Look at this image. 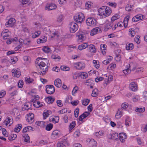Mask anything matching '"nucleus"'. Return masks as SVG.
<instances>
[{
    "label": "nucleus",
    "mask_w": 147,
    "mask_h": 147,
    "mask_svg": "<svg viewBox=\"0 0 147 147\" xmlns=\"http://www.w3.org/2000/svg\"><path fill=\"white\" fill-rule=\"evenodd\" d=\"M98 12L100 18H102L109 16L111 13V11L109 7L103 6L98 9Z\"/></svg>",
    "instance_id": "1"
},
{
    "label": "nucleus",
    "mask_w": 147,
    "mask_h": 147,
    "mask_svg": "<svg viewBox=\"0 0 147 147\" xmlns=\"http://www.w3.org/2000/svg\"><path fill=\"white\" fill-rule=\"evenodd\" d=\"M88 109L89 111L86 112L84 113L79 117L78 119L79 121H82L83 119L87 117L90 115V112L92 111V104H90V105L88 106Z\"/></svg>",
    "instance_id": "2"
},
{
    "label": "nucleus",
    "mask_w": 147,
    "mask_h": 147,
    "mask_svg": "<svg viewBox=\"0 0 147 147\" xmlns=\"http://www.w3.org/2000/svg\"><path fill=\"white\" fill-rule=\"evenodd\" d=\"M84 14L82 13H79L78 15L74 17V20L77 23H81L84 20Z\"/></svg>",
    "instance_id": "3"
},
{
    "label": "nucleus",
    "mask_w": 147,
    "mask_h": 147,
    "mask_svg": "<svg viewBox=\"0 0 147 147\" xmlns=\"http://www.w3.org/2000/svg\"><path fill=\"white\" fill-rule=\"evenodd\" d=\"M69 26V28L70 31L72 33H74L75 32L78 28V25L74 22H70Z\"/></svg>",
    "instance_id": "4"
},
{
    "label": "nucleus",
    "mask_w": 147,
    "mask_h": 147,
    "mask_svg": "<svg viewBox=\"0 0 147 147\" xmlns=\"http://www.w3.org/2000/svg\"><path fill=\"white\" fill-rule=\"evenodd\" d=\"M46 88L47 92L49 94H52L55 92V88L53 85H47L46 86Z\"/></svg>",
    "instance_id": "5"
},
{
    "label": "nucleus",
    "mask_w": 147,
    "mask_h": 147,
    "mask_svg": "<svg viewBox=\"0 0 147 147\" xmlns=\"http://www.w3.org/2000/svg\"><path fill=\"white\" fill-rule=\"evenodd\" d=\"M13 122L12 117L11 116H7L6 119L3 122V124L7 126L8 125L10 126Z\"/></svg>",
    "instance_id": "6"
},
{
    "label": "nucleus",
    "mask_w": 147,
    "mask_h": 147,
    "mask_svg": "<svg viewBox=\"0 0 147 147\" xmlns=\"http://www.w3.org/2000/svg\"><path fill=\"white\" fill-rule=\"evenodd\" d=\"M13 76L19 78L21 75L20 70L18 68H14L12 70Z\"/></svg>",
    "instance_id": "7"
},
{
    "label": "nucleus",
    "mask_w": 147,
    "mask_h": 147,
    "mask_svg": "<svg viewBox=\"0 0 147 147\" xmlns=\"http://www.w3.org/2000/svg\"><path fill=\"white\" fill-rule=\"evenodd\" d=\"M129 88L132 91H136L138 89V85L136 83L132 82L129 84Z\"/></svg>",
    "instance_id": "8"
},
{
    "label": "nucleus",
    "mask_w": 147,
    "mask_h": 147,
    "mask_svg": "<svg viewBox=\"0 0 147 147\" xmlns=\"http://www.w3.org/2000/svg\"><path fill=\"white\" fill-rule=\"evenodd\" d=\"M77 36L78 37V40L79 42H82L85 39V34L82 32L78 33Z\"/></svg>",
    "instance_id": "9"
},
{
    "label": "nucleus",
    "mask_w": 147,
    "mask_h": 147,
    "mask_svg": "<svg viewBox=\"0 0 147 147\" xmlns=\"http://www.w3.org/2000/svg\"><path fill=\"white\" fill-rule=\"evenodd\" d=\"M74 66L78 69H83L85 67V64L83 63L79 62L75 63Z\"/></svg>",
    "instance_id": "10"
},
{
    "label": "nucleus",
    "mask_w": 147,
    "mask_h": 147,
    "mask_svg": "<svg viewBox=\"0 0 147 147\" xmlns=\"http://www.w3.org/2000/svg\"><path fill=\"white\" fill-rule=\"evenodd\" d=\"M144 17V16L143 15L141 14H138L133 18L132 21L133 22H136L139 20L143 19Z\"/></svg>",
    "instance_id": "11"
},
{
    "label": "nucleus",
    "mask_w": 147,
    "mask_h": 147,
    "mask_svg": "<svg viewBox=\"0 0 147 147\" xmlns=\"http://www.w3.org/2000/svg\"><path fill=\"white\" fill-rule=\"evenodd\" d=\"M16 20L14 18H11L8 21L5 23V25L7 27H12L15 22Z\"/></svg>",
    "instance_id": "12"
},
{
    "label": "nucleus",
    "mask_w": 147,
    "mask_h": 147,
    "mask_svg": "<svg viewBox=\"0 0 147 147\" xmlns=\"http://www.w3.org/2000/svg\"><path fill=\"white\" fill-rule=\"evenodd\" d=\"M108 138L110 139L115 140H117L119 139L118 133H114L112 134H109L108 135Z\"/></svg>",
    "instance_id": "13"
},
{
    "label": "nucleus",
    "mask_w": 147,
    "mask_h": 147,
    "mask_svg": "<svg viewBox=\"0 0 147 147\" xmlns=\"http://www.w3.org/2000/svg\"><path fill=\"white\" fill-rule=\"evenodd\" d=\"M60 135V131L58 130H55L52 132L51 137L52 138L54 139L58 137Z\"/></svg>",
    "instance_id": "14"
},
{
    "label": "nucleus",
    "mask_w": 147,
    "mask_h": 147,
    "mask_svg": "<svg viewBox=\"0 0 147 147\" xmlns=\"http://www.w3.org/2000/svg\"><path fill=\"white\" fill-rule=\"evenodd\" d=\"M57 6L54 4H51L47 5L45 7L46 10H51L56 8Z\"/></svg>",
    "instance_id": "15"
},
{
    "label": "nucleus",
    "mask_w": 147,
    "mask_h": 147,
    "mask_svg": "<svg viewBox=\"0 0 147 147\" xmlns=\"http://www.w3.org/2000/svg\"><path fill=\"white\" fill-rule=\"evenodd\" d=\"M54 84L56 86L60 88L62 85L61 80L59 78L56 79L55 81Z\"/></svg>",
    "instance_id": "16"
},
{
    "label": "nucleus",
    "mask_w": 147,
    "mask_h": 147,
    "mask_svg": "<svg viewBox=\"0 0 147 147\" xmlns=\"http://www.w3.org/2000/svg\"><path fill=\"white\" fill-rule=\"evenodd\" d=\"M31 105L30 103L26 102L22 107V109L23 111L28 110L31 107Z\"/></svg>",
    "instance_id": "17"
},
{
    "label": "nucleus",
    "mask_w": 147,
    "mask_h": 147,
    "mask_svg": "<svg viewBox=\"0 0 147 147\" xmlns=\"http://www.w3.org/2000/svg\"><path fill=\"white\" fill-rule=\"evenodd\" d=\"M20 2L24 6V5H28L31 4L32 3V0H19Z\"/></svg>",
    "instance_id": "18"
},
{
    "label": "nucleus",
    "mask_w": 147,
    "mask_h": 147,
    "mask_svg": "<svg viewBox=\"0 0 147 147\" xmlns=\"http://www.w3.org/2000/svg\"><path fill=\"white\" fill-rule=\"evenodd\" d=\"M123 112L122 109H119L118 110L115 115L116 118L117 119L120 118L122 115Z\"/></svg>",
    "instance_id": "19"
},
{
    "label": "nucleus",
    "mask_w": 147,
    "mask_h": 147,
    "mask_svg": "<svg viewBox=\"0 0 147 147\" xmlns=\"http://www.w3.org/2000/svg\"><path fill=\"white\" fill-rule=\"evenodd\" d=\"M59 121V116H55V118L50 117L49 121L50 122H53L54 123H56L58 122Z\"/></svg>",
    "instance_id": "20"
},
{
    "label": "nucleus",
    "mask_w": 147,
    "mask_h": 147,
    "mask_svg": "<svg viewBox=\"0 0 147 147\" xmlns=\"http://www.w3.org/2000/svg\"><path fill=\"white\" fill-rule=\"evenodd\" d=\"M79 77L82 79H85L88 76V74L85 72H80L79 73Z\"/></svg>",
    "instance_id": "21"
},
{
    "label": "nucleus",
    "mask_w": 147,
    "mask_h": 147,
    "mask_svg": "<svg viewBox=\"0 0 147 147\" xmlns=\"http://www.w3.org/2000/svg\"><path fill=\"white\" fill-rule=\"evenodd\" d=\"M33 105L36 108H38L43 106L42 103H40L39 101H35L33 102Z\"/></svg>",
    "instance_id": "22"
},
{
    "label": "nucleus",
    "mask_w": 147,
    "mask_h": 147,
    "mask_svg": "<svg viewBox=\"0 0 147 147\" xmlns=\"http://www.w3.org/2000/svg\"><path fill=\"white\" fill-rule=\"evenodd\" d=\"M106 45L105 44H102L100 46V49L103 55H105L106 53Z\"/></svg>",
    "instance_id": "23"
},
{
    "label": "nucleus",
    "mask_w": 147,
    "mask_h": 147,
    "mask_svg": "<svg viewBox=\"0 0 147 147\" xmlns=\"http://www.w3.org/2000/svg\"><path fill=\"white\" fill-rule=\"evenodd\" d=\"M91 45L90 44L89 47L87 49L86 54L88 57H91L92 55V51H91L92 47H91Z\"/></svg>",
    "instance_id": "24"
},
{
    "label": "nucleus",
    "mask_w": 147,
    "mask_h": 147,
    "mask_svg": "<svg viewBox=\"0 0 147 147\" xmlns=\"http://www.w3.org/2000/svg\"><path fill=\"white\" fill-rule=\"evenodd\" d=\"M45 100L47 103L50 104L52 103L54 101L55 99L50 96L46 98Z\"/></svg>",
    "instance_id": "25"
},
{
    "label": "nucleus",
    "mask_w": 147,
    "mask_h": 147,
    "mask_svg": "<svg viewBox=\"0 0 147 147\" xmlns=\"http://www.w3.org/2000/svg\"><path fill=\"white\" fill-rule=\"evenodd\" d=\"M88 46V45L86 43H84L79 45L78 49L80 50H82L86 48Z\"/></svg>",
    "instance_id": "26"
},
{
    "label": "nucleus",
    "mask_w": 147,
    "mask_h": 147,
    "mask_svg": "<svg viewBox=\"0 0 147 147\" xmlns=\"http://www.w3.org/2000/svg\"><path fill=\"white\" fill-rule=\"evenodd\" d=\"M24 139V141L27 143H28L30 142V138L28 134H25L23 135Z\"/></svg>",
    "instance_id": "27"
},
{
    "label": "nucleus",
    "mask_w": 147,
    "mask_h": 147,
    "mask_svg": "<svg viewBox=\"0 0 147 147\" xmlns=\"http://www.w3.org/2000/svg\"><path fill=\"white\" fill-rule=\"evenodd\" d=\"M113 26L112 22H108L107 23L105 26V30L106 31L108 29L111 28Z\"/></svg>",
    "instance_id": "28"
},
{
    "label": "nucleus",
    "mask_w": 147,
    "mask_h": 147,
    "mask_svg": "<svg viewBox=\"0 0 147 147\" xmlns=\"http://www.w3.org/2000/svg\"><path fill=\"white\" fill-rule=\"evenodd\" d=\"M134 48V45L133 43H127L126 47L127 50H132Z\"/></svg>",
    "instance_id": "29"
},
{
    "label": "nucleus",
    "mask_w": 147,
    "mask_h": 147,
    "mask_svg": "<svg viewBox=\"0 0 147 147\" xmlns=\"http://www.w3.org/2000/svg\"><path fill=\"white\" fill-rule=\"evenodd\" d=\"M125 136V134H119V139L121 142H123L125 141V139L126 138Z\"/></svg>",
    "instance_id": "30"
},
{
    "label": "nucleus",
    "mask_w": 147,
    "mask_h": 147,
    "mask_svg": "<svg viewBox=\"0 0 147 147\" xmlns=\"http://www.w3.org/2000/svg\"><path fill=\"white\" fill-rule=\"evenodd\" d=\"M76 125V122L75 121H73L70 124L69 128V131H71L75 127Z\"/></svg>",
    "instance_id": "31"
},
{
    "label": "nucleus",
    "mask_w": 147,
    "mask_h": 147,
    "mask_svg": "<svg viewBox=\"0 0 147 147\" xmlns=\"http://www.w3.org/2000/svg\"><path fill=\"white\" fill-rule=\"evenodd\" d=\"M22 128V125L21 124H18L16 125L14 129V131L16 132H19Z\"/></svg>",
    "instance_id": "32"
},
{
    "label": "nucleus",
    "mask_w": 147,
    "mask_h": 147,
    "mask_svg": "<svg viewBox=\"0 0 147 147\" xmlns=\"http://www.w3.org/2000/svg\"><path fill=\"white\" fill-rule=\"evenodd\" d=\"M25 81L27 84H30L32 83L34 81L33 78H30L29 76H27L25 78Z\"/></svg>",
    "instance_id": "33"
},
{
    "label": "nucleus",
    "mask_w": 147,
    "mask_h": 147,
    "mask_svg": "<svg viewBox=\"0 0 147 147\" xmlns=\"http://www.w3.org/2000/svg\"><path fill=\"white\" fill-rule=\"evenodd\" d=\"M113 79V77L112 75H110L108 76V78H105V81L106 82H107L106 84L109 83L110 82L112 81Z\"/></svg>",
    "instance_id": "34"
},
{
    "label": "nucleus",
    "mask_w": 147,
    "mask_h": 147,
    "mask_svg": "<svg viewBox=\"0 0 147 147\" xmlns=\"http://www.w3.org/2000/svg\"><path fill=\"white\" fill-rule=\"evenodd\" d=\"M120 51L119 50H117V52H118V54H116V57H115V59L116 61H119L121 60V56L120 55Z\"/></svg>",
    "instance_id": "35"
},
{
    "label": "nucleus",
    "mask_w": 147,
    "mask_h": 147,
    "mask_svg": "<svg viewBox=\"0 0 147 147\" xmlns=\"http://www.w3.org/2000/svg\"><path fill=\"white\" fill-rule=\"evenodd\" d=\"M85 84L87 86H90V88H92V80L89 79L87 80L85 82Z\"/></svg>",
    "instance_id": "36"
},
{
    "label": "nucleus",
    "mask_w": 147,
    "mask_h": 147,
    "mask_svg": "<svg viewBox=\"0 0 147 147\" xmlns=\"http://www.w3.org/2000/svg\"><path fill=\"white\" fill-rule=\"evenodd\" d=\"M40 31H36L32 34V37L33 38H35L38 37L40 35Z\"/></svg>",
    "instance_id": "37"
},
{
    "label": "nucleus",
    "mask_w": 147,
    "mask_h": 147,
    "mask_svg": "<svg viewBox=\"0 0 147 147\" xmlns=\"http://www.w3.org/2000/svg\"><path fill=\"white\" fill-rule=\"evenodd\" d=\"M57 147H66L65 142L62 141L58 142L57 144Z\"/></svg>",
    "instance_id": "38"
},
{
    "label": "nucleus",
    "mask_w": 147,
    "mask_h": 147,
    "mask_svg": "<svg viewBox=\"0 0 147 147\" xmlns=\"http://www.w3.org/2000/svg\"><path fill=\"white\" fill-rule=\"evenodd\" d=\"M47 40V38L45 36H42L40 38L39 42L40 43H44Z\"/></svg>",
    "instance_id": "39"
},
{
    "label": "nucleus",
    "mask_w": 147,
    "mask_h": 147,
    "mask_svg": "<svg viewBox=\"0 0 147 147\" xmlns=\"http://www.w3.org/2000/svg\"><path fill=\"white\" fill-rule=\"evenodd\" d=\"M82 105L85 106L88 105L90 102V100L88 99H84L82 100Z\"/></svg>",
    "instance_id": "40"
},
{
    "label": "nucleus",
    "mask_w": 147,
    "mask_h": 147,
    "mask_svg": "<svg viewBox=\"0 0 147 147\" xmlns=\"http://www.w3.org/2000/svg\"><path fill=\"white\" fill-rule=\"evenodd\" d=\"M86 23L88 26H91L92 24V18H88L86 20Z\"/></svg>",
    "instance_id": "41"
},
{
    "label": "nucleus",
    "mask_w": 147,
    "mask_h": 147,
    "mask_svg": "<svg viewBox=\"0 0 147 147\" xmlns=\"http://www.w3.org/2000/svg\"><path fill=\"white\" fill-rule=\"evenodd\" d=\"M10 33H1V35L3 37V39H7V37L9 36Z\"/></svg>",
    "instance_id": "42"
},
{
    "label": "nucleus",
    "mask_w": 147,
    "mask_h": 147,
    "mask_svg": "<svg viewBox=\"0 0 147 147\" xmlns=\"http://www.w3.org/2000/svg\"><path fill=\"white\" fill-rule=\"evenodd\" d=\"M98 94V90L97 89H95L92 90V97H96Z\"/></svg>",
    "instance_id": "43"
},
{
    "label": "nucleus",
    "mask_w": 147,
    "mask_h": 147,
    "mask_svg": "<svg viewBox=\"0 0 147 147\" xmlns=\"http://www.w3.org/2000/svg\"><path fill=\"white\" fill-rule=\"evenodd\" d=\"M136 111L138 112L141 113L145 111V108H138V107H136L135 109Z\"/></svg>",
    "instance_id": "44"
},
{
    "label": "nucleus",
    "mask_w": 147,
    "mask_h": 147,
    "mask_svg": "<svg viewBox=\"0 0 147 147\" xmlns=\"http://www.w3.org/2000/svg\"><path fill=\"white\" fill-rule=\"evenodd\" d=\"M128 66L129 67L128 68H129V70L130 71V72L131 71H134L136 69V67H134L133 64L132 63L128 64V65H127V67Z\"/></svg>",
    "instance_id": "45"
},
{
    "label": "nucleus",
    "mask_w": 147,
    "mask_h": 147,
    "mask_svg": "<svg viewBox=\"0 0 147 147\" xmlns=\"http://www.w3.org/2000/svg\"><path fill=\"white\" fill-rule=\"evenodd\" d=\"M93 63L94 66L96 68H98L100 65L99 64V62L98 61H97L96 60H94L92 61Z\"/></svg>",
    "instance_id": "46"
},
{
    "label": "nucleus",
    "mask_w": 147,
    "mask_h": 147,
    "mask_svg": "<svg viewBox=\"0 0 147 147\" xmlns=\"http://www.w3.org/2000/svg\"><path fill=\"white\" fill-rule=\"evenodd\" d=\"M42 50L46 53H48L51 51L50 48L47 46L44 47L42 48Z\"/></svg>",
    "instance_id": "47"
},
{
    "label": "nucleus",
    "mask_w": 147,
    "mask_h": 147,
    "mask_svg": "<svg viewBox=\"0 0 147 147\" xmlns=\"http://www.w3.org/2000/svg\"><path fill=\"white\" fill-rule=\"evenodd\" d=\"M53 124L49 123L47 124L46 127V129L47 131H50L53 127Z\"/></svg>",
    "instance_id": "48"
},
{
    "label": "nucleus",
    "mask_w": 147,
    "mask_h": 147,
    "mask_svg": "<svg viewBox=\"0 0 147 147\" xmlns=\"http://www.w3.org/2000/svg\"><path fill=\"white\" fill-rule=\"evenodd\" d=\"M99 28L98 27H96L92 29V36L97 34L98 33V29Z\"/></svg>",
    "instance_id": "49"
},
{
    "label": "nucleus",
    "mask_w": 147,
    "mask_h": 147,
    "mask_svg": "<svg viewBox=\"0 0 147 147\" xmlns=\"http://www.w3.org/2000/svg\"><path fill=\"white\" fill-rule=\"evenodd\" d=\"M131 124V122L128 117L126 118L125 124L127 126H129Z\"/></svg>",
    "instance_id": "50"
},
{
    "label": "nucleus",
    "mask_w": 147,
    "mask_h": 147,
    "mask_svg": "<svg viewBox=\"0 0 147 147\" xmlns=\"http://www.w3.org/2000/svg\"><path fill=\"white\" fill-rule=\"evenodd\" d=\"M128 104L126 102H124L121 105V109L125 110L128 107Z\"/></svg>",
    "instance_id": "51"
},
{
    "label": "nucleus",
    "mask_w": 147,
    "mask_h": 147,
    "mask_svg": "<svg viewBox=\"0 0 147 147\" xmlns=\"http://www.w3.org/2000/svg\"><path fill=\"white\" fill-rule=\"evenodd\" d=\"M133 6V5L128 4L126 5L125 7V9L127 11H130L131 10V9Z\"/></svg>",
    "instance_id": "52"
},
{
    "label": "nucleus",
    "mask_w": 147,
    "mask_h": 147,
    "mask_svg": "<svg viewBox=\"0 0 147 147\" xmlns=\"http://www.w3.org/2000/svg\"><path fill=\"white\" fill-rule=\"evenodd\" d=\"M81 4V1L80 0H78L76 2L75 5L76 7H79L80 6Z\"/></svg>",
    "instance_id": "53"
},
{
    "label": "nucleus",
    "mask_w": 147,
    "mask_h": 147,
    "mask_svg": "<svg viewBox=\"0 0 147 147\" xmlns=\"http://www.w3.org/2000/svg\"><path fill=\"white\" fill-rule=\"evenodd\" d=\"M79 112V109L77 108L74 111V114L76 117L77 118L78 116V114Z\"/></svg>",
    "instance_id": "54"
},
{
    "label": "nucleus",
    "mask_w": 147,
    "mask_h": 147,
    "mask_svg": "<svg viewBox=\"0 0 147 147\" xmlns=\"http://www.w3.org/2000/svg\"><path fill=\"white\" fill-rule=\"evenodd\" d=\"M51 57L53 59L56 60V61H59L61 59L60 56L56 55H53Z\"/></svg>",
    "instance_id": "55"
},
{
    "label": "nucleus",
    "mask_w": 147,
    "mask_h": 147,
    "mask_svg": "<svg viewBox=\"0 0 147 147\" xmlns=\"http://www.w3.org/2000/svg\"><path fill=\"white\" fill-rule=\"evenodd\" d=\"M34 118V117H28L26 121L30 123H31L33 121Z\"/></svg>",
    "instance_id": "56"
},
{
    "label": "nucleus",
    "mask_w": 147,
    "mask_h": 147,
    "mask_svg": "<svg viewBox=\"0 0 147 147\" xmlns=\"http://www.w3.org/2000/svg\"><path fill=\"white\" fill-rule=\"evenodd\" d=\"M86 7L87 8L91 9L92 3L91 2L88 1L86 3Z\"/></svg>",
    "instance_id": "57"
},
{
    "label": "nucleus",
    "mask_w": 147,
    "mask_h": 147,
    "mask_svg": "<svg viewBox=\"0 0 147 147\" xmlns=\"http://www.w3.org/2000/svg\"><path fill=\"white\" fill-rule=\"evenodd\" d=\"M49 115L48 111H46L44 112L43 114L44 119H45L46 118L48 117Z\"/></svg>",
    "instance_id": "58"
},
{
    "label": "nucleus",
    "mask_w": 147,
    "mask_h": 147,
    "mask_svg": "<svg viewBox=\"0 0 147 147\" xmlns=\"http://www.w3.org/2000/svg\"><path fill=\"white\" fill-rule=\"evenodd\" d=\"M41 70H42V71L41 70V72L42 73V75L44 74L47 71L48 68L47 67L46 68H44V67H41L40 68Z\"/></svg>",
    "instance_id": "59"
},
{
    "label": "nucleus",
    "mask_w": 147,
    "mask_h": 147,
    "mask_svg": "<svg viewBox=\"0 0 147 147\" xmlns=\"http://www.w3.org/2000/svg\"><path fill=\"white\" fill-rule=\"evenodd\" d=\"M61 69L63 71H69V68L68 67H67L65 66H61L60 67Z\"/></svg>",
    "instance_id": "60"
},
{
    "label": "nucleus",
    "mask_w": 147,
    "mask_h": 147,
    "mask_svg": "<svg viewBox=\"0 0 147 147\" xmlns=\"http://www.w3.org/2000/svg\"><path fill=\"white\" fill-rule=\"evenodd\" d=\"M63 16L62 15H60L57 17V21L60 22L63 20Z\"/></svg>",
    "instance_id": "61"
},
{
    "label": "nucleus",
    "mask_w": 147,
    "mask_h": 147,
    "mask_svg": "<svg viewBox=\"0 0 147 147\" xmlns=\"http://www.w3.org/2000/svg\"><path fill=\"white\" fill-rule=\"evenodd\" d=\"M104 79V78L102 77H99L95 79V81L96 82H98L99 81H100L103 80Z\"/></svg>",
    "instance_id": "62"
},
{
    "label": "nucleus",
    "mask_w": 147,
    "mask_h": 147,
    "mask_svg": "<svg viewBox=\"0 0 147 147\" xmlns=\"http://www.w3.org/2000/svg\"><path fill=\"white\" fill-rule=\"evenodd\" d=\"M78 86H75L73 88V90L72 92V94L73 95H74V94L76 93L77 90H78Z\"/></svg>",
    "instance_id": "63"
},
{
    "label": "nucleus",
    "mask_w": 147,
    "mask_h": 147,
    "mask_svg": "<svg viewBox=\"0 0 147 147\" xmlns=\"http://www.w3.org/2000/svg\"><path fill=\"white\" fill-rule=\"evenodd\" d=\"M79 73L77 74L76 72L73 73V79H76L78 78H79Z\"/></svg>",
    "instance_id": "64"
}]
</instances>
